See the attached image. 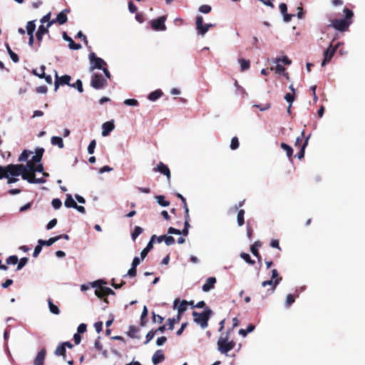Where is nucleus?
Returning a JSON list of instances; mask_svg holds the SVG:
<instances>
[{"mask_svg":"<svg viewBox=\"0 0 365 365\" xmlns=\"http://www.w3.org/2000/svg\"><path fill=\"white\" fill-rule=\"evenodd\" d=\"M294 301H295L294 296L292 294H289L286 298L285 305L287 307H289L294 302Z\"/></svg>","mask_w":365,"mask_h":365,"instance_id":"nucleus-49","label":"nucleus"},{"mask_svg":"<svg viewBox=\"0 0 365 365\" xmlns=\"http://www.w3.org/2000/svg\"><path fill=\"white\" fill-rule=\"evenodd\" d=\"M163 95V91L160 89H157L153 92H151L148 95V99L151 101H155L160 98Z\"/></svg>","mask_w":365,"mask_h":365,"instance_id":"nucleus-25","label":"nucleus"},{"mask_svg":"<svg viewBox=\"0 0 365 365\" xmlns=\"http://www.w3.org/2000/svg\"><path fill=\"white\" fill-rule=\"evenodd\" d=\"M304 137V130H303L301 133V135L297 137V139H296V141H295V144L294 145L296 147H299L301 148L302 145V141H303V138Z\"/></svg>","mask_w":365,"mask_h":365,"instance_id":"nucleus-51","label":"nucleus"},{"mask_svg":"<svg viewBox=\"0 0 365 365\" xmlns=\"http://www.w3.org/2000/svg\"><path fill=\"white\" fill-rule=\"evenodd\" d=\"M50 26H48V24L46 26H43V24L38 26L37 33L40 34L41 35L43 36L44 34L48 33V29Z\"/></svg>","mask_w":365,"mask_h":365,"instance_id":"nucleus-50","label":"nucleus"},{"mask_svg":"<svg viewBox=\"0 0 365 365\" xmlns=\"http://www.w3.org/2000/svg\"><path fill=\"white\" fill-rule=\"evenodd\" d=\"M4 171L6 173V178H9V176H19L22 173V170L24 169V165L21 164H10L6 166H4Z\"/></svg>","mask_w":365,"mask_h":365,"instance_id":"nucleus-5","label":"nucleus"},{"mask_svg":"<svg viewBox=\"0 0 365 365\" xmlns=\"http://www.w3.org/2000/svg\"><path fill=\"white\" fill-rule=\"evenodd\" d=\"M35 165L36 164L33 162L28 161L25 167L27 168V170H29V172L33 174V173H35Z\"/></svg>","mask_w":365,"mask_h":365,"instance_id":"nucleus-59","label":"nucleus"},{"mask_svg":"<svg viewBox=\"0 0 365 365\" xmlns=\"http://www.w3.org/2000/svg\"><path fill=\"white\" fill-rule=\"evenodd\" d=\"M309 139V135H308V136L305 138V140H304V143H303V144H302V147H301V148H300L299 152L297 154V157L299 160L302 159V158H304V150H305L306 147H307V145H308Z\"/></svg>","mask_w":365,"mask_h":365,"instance_id":"nucleus-29","label":"nucleus"},{"mask_svg":"<svg viewBox=\"0 0 365 365\" xmlns=\"http://www.w3.org/2000/svg\"><path fill=\"white\" fill-rule=\"evenodd\" d=\"M58 240H59V237H51L48 240H43L40 239L38 240V243L40 244L42 247L43 246H51L53 243L57 242Z\"/></svg>","mask_w":365,"mask_h":365,"instance_id":"nucleus-26","label":"nucleus"},{"mask_svg":"<svg viewBox=\"0 0 365 365\" xmlns=\"http://www.w3.org/2000/svg\"><path fill=\"white\" fill-rule=\"evenodd\" d=\"M102 128V135L107 136L115 128V125L113 122L108 121L103 124Z\"/></svg>","mask_w":365,"mask_h":365,"instance_id":"nucleus-23","label":"nucleus"},{"mask_svg":"<svg viewBox=\"0 0 365 365\" xmlns=\"http://www.w3.org/2000/svg\"><path fill=\"white\" fill-rule=\"evenodd\" d=\"M176 197L178 198H179V199H182V206H183V208L185 210V218L190 217V215H189V208H188V206H187V202H186V199L180 193H177L176 194Z\"/></svg>","mask_w":365,"mask_h":365,"instance_id":"nucleus-27","label":"nucleus"},{"mask_svg":"<svg viewBox=\"0 0 365 365\" xmlns=\"http://www.w3.org/2000/svg\"><path fill=\"white\" fill-rule=\"evenodd\" d=\"M240 143L237 137H233L231 140L230 148L232 150H236L239 148Z\"/></svg>","mask_w":365,"mask_h":365,"instance_id":"nucleus-46","label":"nucleus"},{"mask_svg":"<svg viewBox=\"0 0 365 365\" xmlns=\"http://www.w3.org/2000/svg\"><path fill=\"white\" fill-rule=\"evenodd\" d=\"M88 57L91 62L90 71H93L96 68L101 69L107 65L103 59L96 56L93 52H91Z\"/></svg>","mask_w":365,"mask_h":365,"instance_id":"nucleus-7","label":"nucleus"},{"mask_svg":"<svg viewBox=\"0 0 365 365\" xmlns=\"http://www.w3.org/2000/svg\"><path fill=\"white\" fill-rule=\"evenodd\" d=\"M48 304L49 310L51 313L54 314H58L60 313L58 307L52 302V300L51 299H48Z\"/></svg>","mask_w":365,"mask_h":365,"instance_id":"nucleus-38","label":"nucleus"},{"mask_svg":"<svg viewBox=\"0 0 365 365\" xmlns=\"http://www.w3.org/2000/svg\"><path fill=\"white\" fill-rule=\"evenodd\" d=\"M143 232V229L139 226H136L134 228V230L131 233V237L133 240H135V239Z\"/></svg>","mask_w":365,"mask_h":365,"instance_id":"nucleus-43","label":"nucleus"},{"mask_svg":"<svg viewBox=\"0 0 365 365\" xmlns=\"http://www.w3.org/2000/svg\"><path fill=\"white\" fill-rule=\"evenodd\" d=\"M71 87L73 88H77V90L80 92V93H83V83H82V81L80 80V79H78L75 83L73 84H71Z\"/></svg>","mask_w":365,"mask_h":365,"instance_id":"nucleus-47","label":"nucleus"},{"mask_svg":"<svg viewBox=\"0 0 365 365\" xmlns=\"http://www.w3.org/2000/svg\"><path fill=\"white\" fill-rule=\"evenodd\" d=\"M156 331L155 330H150V331L148 332V334H146V341H145V344H147L148 343L150 340L153 339V338L154 337V336L156 334Z\"/></svg>","mask_w":365,"mask_h":365,"instance_id":"nucleus-56","label":"nucleus"},{"mask_svg":"<svg viewBox=\"0 0 365 365\" xmlns=\"http://www.w3.org/2000/svg\"><path fill=\"white\" fill-rule=\"evenodd\" d=\"M138 332V329L137 327H135V326H130L129 327L128 331L127 332V334L129 337L135 339L138 338V336L136 335Z\"/></svg>","mask_w":365,"mask_h":365,"instance_id":"nucleus-41","label":"nucleus"},{"mask_svg":"<svg viewBox=\"0 0 365 365\" xmlns=\"http://www.w3.org/2000/svg\"><path fill=\"white\" fill-rule=\"evenodd\" d=\"M108 82L101 74L94 73L91 76V86L97 90L106 87Z\"/></svg>","mask_w":365,"mask_h":365,"instance_id":"nucleus-6","label":"nucleus"},{"mask_svg":"<svg viewBox=\"0 0 365 365\" xmlns=\"http://www.w3.org/2000/svg\"><path fill=\"white\" fill-rule=\"evenodd\" d=\"M51 16V12H48L47 14H46L45 16H43L41 18V24H45V23L48 24L49 21H51V20H50Z\"/></svg>","mask_w":365,"mask_h":365,"instance_id":"nucleus-61","label":"nucleus"},{"mask_svg":"<svg viewBox=\"0 0 365 365\" xmlns=\"http://www.w3.org/2000/svg\"><path fill=\"white\" fill-rule=\"evenodd\" d=\"M46 351L45 349H42L37 354L34 359V365H43L44 360L46 358Z\"/></svg>","mask_w":365,"mask_h":365,"instance_id":"nucleus-20","label":"nucleus"},{"mask_svg":"<svg viewBox=\"0 0 365 365\" xmlns=\"http://www.w3.org/2000/svg\"><path fill=\"white\" fill-rule=\"evenodd\" d=\"M36 29L35 21H29L26 24V31L29 36H34V32Z\"/></svg>","mask_w":365,"mask_h":365,"instance_id":"nucleus-30","label":"nucleus"},{"mask_svg":"<svg viewBox=\"0 0 365 365\" xmlns=\"http://www.w3.org/2000/svg\"><path fill=\"white\" fill-rule=\"evenodd\" d=\"M156 236L153 235L148 243L147 246L141 251L140 252V257L142 259H144L146 256L148 255V252L153 249V242L155 239Z\"/></svg>","mask_w":365,"mask_h":365,"instance_id":"nucleus-18","label":"nucleus"},{"mask_svg":"<svg viewBox=\"0 0 365 365\" xmlns=\"http://www.w3.org/2000/svg\"><path fill=\"white\" fill-rule=\"evenodd\" d=\"M196 29L197 34L204 36L208 31V28L205 24H203V17L202 16H197L196 17Z\"/></svg>","mask_w":365,"mask_h":365,"instance_id":"nucleus-13","label":"nucleus"},{"mask_svg":"<svg viewBox=\"0 0 365 365\" xmlns=\"http://www.w3.org/2000/svg\"><path fill=\"white\" fill-rule=\"evenodd\" d=\"M229 330L225 336H220L217 341V349L221 354H227L235 346V342L233 340L229 341Z\"/></svg>","mask_w":365,"mask_h":365,"instance_id":"nucleus-4","label":"nucleus"},{"mask_svg":"<svg viewBox=\"0 0 365 365\" xmlns=\"http://www.w3.org/2000/svg\"><path fill=\"white\" fill-rule=\"evenodd\" d=\"M63 38L65 41L68 42V47L72 50H79L81 48V45L80 43H75L73 39L67 35L66 32L63 33Z\"/></svg>","mask_w":365,"mask_h":365,"instance_id":"nucleus-19","label":"nucleus"},{"mask_svg":"<svg viewBox=\"0 0 365 365\" xmlns=\"http://www.w3.org/2000/svg\"><path fill=\"white\" fill-rule=\"evenodd\" d=\"M57 224V220L56 218L54 219H52L51 220L49 221V222L46 225V229L47 230H51L52 229L53 227H54Z\"/></svg>","mask_w":365,"mask_h":365,"instance_id":"nucleus-64","label":"nucleus"},{"mask_svg":"<svg viewBox=\"0 0 365 365\" xmlns=\"http://www.w3.org/2000/svg\"><path fill=\"white\" fill-rule=\"evenodd\" d=\"M41 70V74H38V72L36 70H33L32 73L36 76H38L40 78H44L47 83L51 84L52 83V78L49 75H46L45 70L46 67L45 66H41L40 67Z\"/></svg>","mask_w":365,"mask_h":365,"instance_id":"nucleus-16","label":"nucleus"},{"mask_svg":"<svg viewBox=\"0 0 365 365\" xmlns=\"http://www.w3.org/2000/svg\"><path fill=\"white\" fill-rule=\"evenodd\" d=\"M51 143L53 145H58L59 148L64 147L63 139L61 137L53 136L51 139Z\"/></svg>","mask_w":365,"mask_h":365,"instance_id":"nucleus-31","label":"nucleus"},{"mask_svg":"<svg viewBox=\"0 0 365 365\" xmlns=\"http://www.w3.org/2000/svg\"><path fill=\"white\" fill-rule=\"evenodd\" d=\"M55 354L57 356H62L63 359H66V348L62 345V344L56 347Z\"/></svg>","mask_w":365,"mask_h":365,"instance_id":"nucleus-36","label":"nucleus"},{"mask_svg":"<svg viewBox=\"0 0 365 365\" xmlns=\"http://www.w3.org/2000/svg\"><path fill=\"white\" fill-rule=\"evenodd\" d=\"M51 204H52V206L53 207V208L56 210L59 209L62 205V202H61V200L58 198L53 199Z\"/></svg>","mask_w":365,"mask_h":365,"instance_id":"nucleus-54","label":"nucleus"},{"mask_svg":"<svg viewBox=\"0 0 365 365\" xmlns=\"http://www.w3.org/2000/svg\"><path fill=\"white\" fill-rule=\"evenodd\" d=\"M212 313V311L207 307L201 313L194 311L192 312L193 320L202 329H205L208 326V321Z\"/></svg>","mask_w":365,"mask_h":365,"instance_id":"nucleus-3","label":"nucleus"},{"mask_svg":"<svg viewBox=\"0 0 365 365\" xmlns=\"http://www.w3.org/2000/svg\"><path fill=\"white\" fill-rule=\"evenodd\" d=\"M106 282L103 279H98L91 283V286L96 288L95 294L105 302L108 303L107 297L108 295H114L115 292L109 287H103Z\"/></svg>","mask_w":365,"mask_h":365,"instance_id":"nucleus-2","label":"nucleus"},{"mask_svg":"<svg viewBox=\"0 0 365 365\" xmlns=\"http://www.w3.org/2000/svg\"><path fill=\"white\" fill-rule=\"evenodd\" d=\"M155 197H156L158 203L160 205H161L163 207H168V206H169L170 202L165 200V196H163V195H157Z\"/></svg>","mask_w":365,"mask_h":365,"instance_id":"nucleus-40","label":"nucleus"},{"mask_svg":"<svg viewBox=\"0 0 365 365\" xmlns=\"http://www.w3.org/2000/svg\"><path fill=\"white\" fill-rule=\"evenodd\" d=\"M274 70H275L276 73H284L285 68L282 65L279 64V63H277V66H276Z\"/></svg>","mask_w":365,"mask_h":365,"instance_id":"nucleus-63","label":"nucleus"},{"mask_svg":"<svg viewBox=\"0 0 365 365\" xmlns=\"http://www.w3.org/2000/svg\"><path fill=\"white\" fill-rule=\"evenodd\" d=\"M6 50L11 58V60L14 62V63H18L19 61V56L16 53H15L12 50L11 48H10L9 45V44H6Z\"/></svg>","mask_w":365,"mask_h":365,"instance_id":"nucleus-35","label":"nucleus"},{"mask_svg":"<svg viewBox=\"0 0 365 365\" xmlns=\"http://www.w3.org/2000/svg\"><path fill=\"white\" fill-rule=\"evenodd\" d=\"M96 140H92L88 146V153L89 154H93L94 153V150L96 148Z\"/></svg>","mask_w":365,"mask_h":365,"instance_id":"nucleus-53","label":"nucleus"},{"mask_svg":"<svg viewBox=\"0 0 365 365\" xmlns=\"http://www.w3.org/2000/svg\"><path fill=\"white\" fill-rule=\"evenodd\" d=\"M153 170L155 172H160V173L163 174L164 175H165L167 177L168 180H170V179L171 178L170 169L163 163H162V162L159 163V164L157 165V167L155 168Z\"/></svg>","mask_w":365,"mask_h":365,"instance_id":"nucleus-15","label":"nucleus"},{"mask_svg":"<svg viewBox=\"0 0 365 365\" xmlns=\"http://www.w3.org/2000/svg\"><path fill=\"white\" fill-rule=\"evenodd\" d=\"M216 282L217 279L214 277H210L207 278L205 283L202 287V291L205 292L210 291L212 289L215 287Z\"/></svg>","mask_w":365,"mask_h":365,"instance_id":"nucleus-17","label":"nucleus"},{"mask_svg":"<svg viewBox=\"0 0 365 365\" xmlns=\"http://www.w3.org/2000/svg\"><path fill=\"white\" fill-rule=\"evenodd\" d=\"M245 213V212L244 210H240L238 211L237 220V224L239 226H242L245 223V219H244Z\"/></svg>","mask_w":365,"mask_h":365,"instance_id":"nucleus-42","label":"nucleus"},{"mask_svg":"<svg viewBox=\"0 0 365 365\" xmlns=\"http://www.w3.org/2000/svg\"><path fill=\"white\" fill-rule=\"evenodd\" d=\"M180 319H181V316L179 315L178 314H177V316L175 317L169 318L168 319V322H167L168 326V329L173 330L174 329L175 324L178 323L180 321Z\"/></svg>","mask_w":365,"mask_h":365,"instance_id":"nucleus-28","label":"nucleus"},{"mask_svg":"<svg viewBox=\"0 0 365 365\" xmlns=\"http://www.w3.org/2000/svg\"><path fill=\"white\" fill-rule=\"evenodd\" d=\"M211 6L209 5H202L199 8V11L203 14H208L211 11Z\"/></svg>","mask_w":365,"mask_h":365,"instance_id":"nucleus-55","label":"nucleus"},{"mask_svg":"<svg viewBox=\"0 0 365 365\" xmlns=\"http://www.w3.org/2000/svg\"><path fill=\"white\" fill-rule=\"evenodd\" d=\"M6 262L7 264H16L18 263L19 259L17 256L11 255L6 259Z\"/></svg>","mask_w":365,"mask_h":365,"instance_id":"nucleus-48","label":"nucleus"},{"mask_svg":"<svg viewBox=\"0 0 365 365\" xmlns=\"http://www.w3.org/2000/svg\"><path fill=\"white\" fill-rule=\"evenodd\" d=\"M240 257L249 264L254 265L255 262L251 259V257L249 254L245 252H242L240 254Z\"/></svg>","mask_w":365,"mask_h":365,"instance_id":"nucleus-44","label":"nucleus"},{"mask_svg":"<svg viewBox=\"0 0 365 365\" xmlns=\"http://www.w3.org/2000/svg\"><path fill=\"white\" fill-rule=\"evenodd\" d=\"M165 359V356L162 350H157L152 357V361L154 364H158Z\"/></svg>","mask_w":365,"mask_h":365,"instance_id":"nucleus-24","label":"nucleus"},{"mask_svg":"<svg viewBox=\"0 0 365 365\" xmlns=\"http://www.w3.org/2000/svg\"><path fill=\"white\" fill-rule=\"evenodd\" d=\"M22 179L27 180L29 183H44L46 180L43 178H36L35 173L31 174L29 170H27V168L24 166V169L22 170L21 173Z\"/></svg>","mask_w":365,"mask_h":365,"instance_id":"nucleus-8","label":"nucleus"},{"mask_svg":"<svg viewBox=\"0 0 365 365\" xmlns=\"http://www.w3.org/2000/svg\"><path fill=\"white\" fill-rule=\"evenodd\" d=\"M283 62L285 65H289L291 64L292 61L288 58L287 56H284L282 58H277L275 59L276 63Z\"/></svg>","mask_w":365,"mask_h":365,"instance_id":"nucleus-57","label":"nucleus"},{"mask_svg":"<svg viewBox=\"0 0 365 365\" xmlns=\"http://www.w3.org/2000/svg\"><path fill=\"white\" fill-rule=\"evenodd\" d=\"M44 153V149L43 148H38L36 149L35 155H34L30 162H33L34 163H40L42 160V157Z\"/></svg>","mask_w":365,"mask_h":365,"instance_id":"nucleus-22","label":"nucleus"},{"mask_svg":"<svg viewBox=\"0 0 365 365\" xmlns=\"http://www.w3.org/2000/svg\"><path fill=\"white\" fill-rule=\"evenodd\" d=\"M344 13L345 14V18L343 19H334L331 21V26L334 28L336 30L339 31H346L349 29V26L351 24V19L354 16L353 11L348 9L344 8Z\"/></svg>","mask_w":365,"mask_h":365,"instance_id":"nucleus-1","label":"nucleus"},{"mask_svg":"<svg viewBox=\"0 0 365 365\" xmlns=\"http://www.w3.org/2000/svg\"><path fill=\"white\" fill-rule=\"evenodd\" d=\"M32 152H29L26 150H23L21 154L19 155L18 160L19 162L25 161L28 159L30 154H31Z\"/></svg>","mask_w":365,"mask_h":365,"instance_id":"nucleus-45","label":"nucleus"},{"mask_svg":"<svg viewBox=\"0 0 365 365\" xmlns=\"http://www.w3.org/2000/svg\"><path fill=\"white\" fill-rule=\"evenodd\" d=\"M261 242L257 241L250 247L251 252L257 258L259 263L262 262V257L258 251V248L261 247Z\"/></svg>","mask_w":365,"mask_h":365,"instance_id":"nucleus-21","label":"nucleus"},{"mask_svg":"<svg viewBox=\"0 0 365 365\" xmlns=\"http://www.w3.org/2000/svg\"><path fill=\"white\" fill-rule=\"evenodd\" d=\"M124 104H125L127 106H136L138 105V101L135 99L129 98V99H126L124 101Z\"/></svg>","mask_w":365,"mask_h":365,"instance_id":"nucleus-58","label":"nucleus"},{"mask_svg":"<svg viewBox=\"0 0 365 365\" xmlns=\"http://www.w3.org/2000/svg\"><path fill=\"white\" fill-rule=\"evenodd\" d=\"M165 20L166 17L165 16L153 20L151 21V26L153 29L155 31H165L166 29V26L165 25Z\"/></svg>","mask_w":365,"mask_h":365,"instance_id":"nucleus-11","label":"nucleus"},{"mask_svg":"<svg viewBox=\"0 0 365 365\" xmlns=\"http://www.w3.org/2000/svg\"><path fill=\"white\" fill-rule=\"evenodd\" d=\"M280 282H281V279H278L277 280H272V279L266 280V281H264L262 282V286L264 287H267V286H269L270 288L267 290V292L269 294H272L275 291L277 285L280 283Z\"/></svg>","mask_w":365,"mask_h":365,"instance_id":"nucleus-14","label":"nucleus"},{"mask_svg":"<svg viewBox=\"0 0 365 365\" xmlns=\"http://www.w3.org/2000/svg\"><path fill=\"white\" fill-rule=\"evenodd\" d=\"M255 327L252 324H250L246 329H240L239 330V334L242 336H246L247 334L250 332H252L255 329Z\"/></svg>","mask_w":365,"mask_h":365,"instance_id":"nucleus-34","label":"nucleus"},{"mask_svg":"<svg viewBox=\"0 0 365 365\" xmlns=\"http://www.w3.org/2000/svg\"><path fill=\"white\" fill-rule=\"evenodd\" d=\"M64 205L67 207H73L74 208L76 206V202L73 199L71 195L68 194L66 195V199L65 200Z\"/></svg>","mask_w":365,"mask_h":365,"instance_id":"nucleus-33","label":"nucleus"},{"mask_svg":"<svg viewBox=\"0 0 365 365\" xmlns=\"http://www.w3.org/2000/svg\"><path fill=\"white\" fill-rule=\"evenodd\" d=\"M68 11H69L68 10L64 9L63 11L60 12L57 15V16L55 19H53V20H51V21L48 22V26H51V25H53L55 23H58L60 25H62V24H64L65 23H66V21L68 20L66 14Z\"/></svg>","mask_w":365,"mask_h":365,"instance_id":"nucleus-12","label":"nucleus"},{"mask_svg":"<svg viewBox=\"0 0 365 365\" xmlns=\"http://www.w3.org/2000/svg\"><path fill=\"white\" fill-rule=\"evenodd\" d=\"M164 241L165 244L168 246L173 245L175 242V238L173 237L166 235L165 237H164Z\"/></svg>","mask_w":365,"mask_h":365,"instance_id":"nucleus-60","label":"nucleus"},{"mask_svg":"<svg viewBox=\"0 0 365 365\" xmlns=\"http://www.w3.org/2000/svg\"><path fill=\"white\" fill-rule=\"evenodd\" d=\"M280 146L284 150L286 151L287 157L289 158H292L293 154V149L292 147L285 143H282Z\"/></svg>","mask_w":365,"mask_h":365,"instance_id":"nucleus-37","label":"nucleus"},{"mask_svg":"<svg viewBox=\"0 0 365 365\" xmlns=\"http://www.w3.org/2000/svg\"><path fill=\"white\" fill-rule=\"evenodd\" d=\"M41 250H42V246L38 243V245L35 247L34 253H33L34 257H37L38 256V255L40 254V252H41Z\"/></svg>","mask_w":365,"mask_h":365,"instance_id":"nucleus-62","label":"nucleus"},{"mask_svg":"<svg viewBox=\"0 0 365 365\" xmlns=\"http://www.w3.org/2000/svg\"><path fill=\"white\" fill-rule=\"evenodd\" d=\"M337 48L338 45H336L334 46L330 45L327 48V49L324 53V60L322 62V66H324L327 63L330 62V61L334 56Z\"/></svg>","mask_w":365,"mask_h":365,"instance_id":"nucleus-10","label":"nucleus"},{"mask_svg":"<svg viewBox=\"0 0 365 365\" xmlns=\"http://www.w3.org/2000/svg\"><path fill=\"white\" fill-rule=\"evenodd\" d=\"M29 259L27 257H22L17 265V270L21 269L28 262Z\"/></svg>","mask_w":365,"mask_h":365,"instance_id":"nucleus-52","label":"nucleus"},{"mask_svg":"<svg viewBox=\"0 0 365 365\" xmlns=\"http://www.w3.org/2000/svg\"><path fill=\"white\" fill-rule=\"evenodd\" d=\"M241 71H245L250 68V61L244 58L239 59Z\"/></svg>","mask_w":365,"mask_h":365,"instance_id":"nucleus-32","label":"nucleus"},{"mask_svg":"<svg viewBox=\"0 0 365 365\" xmlns=\"http://www.w3.org/2000/svg\"><path fill=\"white\" fill-rule=\"evenodd\" d=\"M188 305V302L186 300H182L179 307H178V314L179 315H182L187 310V306Z\"/></svg>","mask_w":365,"mask_h":365,"instance_id":"nucleus-39","label":"nucleus"},{"mask_svg":"<svg viewBox=\"0 0 365 365\" xmlns=\"http://www.w3.org/2000/svg\"><path fill=\"white\" fill-rule=\"evenodd\" d=\"M71 79V78L68 75H64V76H62L61 77H59L58 76L57 71H56L55 83H54L55 91H56L58 90L59 86L68 85L70 86H71V83H70Z\"/></svg>","mask_w":365,"mask_h":365,"instance_id":"nucleus-9","label":"nucleus"}]
</instances>
